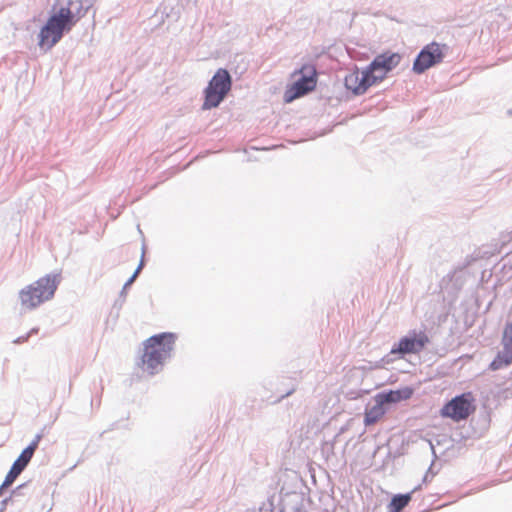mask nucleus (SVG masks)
<instances>
[{
	"label": "nucleus",
	"instance_id": "obj_10",
	"mask_svg": "<svg viewBox=\"0 0 512 512\" xmlns=\"http://www.w3.org/2000/svg\"><path fill=\"white\" fill-rule=\"evenodd\" d=\"M315 86L316 76L314 71L310 74H302L301 77L293 83L291 90L285 93V101L291 102L295 98L304 96L312 91Z\"/></svg>",
	"mask_w": 512,
	"mask_h": 512
},
{
	"label": "nucleus",
	"instance_id": "obj_5",
	"mask_svg": "<svg viewBox=\"0 0 512 512\" xmlns=\"http://www.w3.org/2000/svg\"><path fill=\"white\" fill-rule=\"evenodd\" d=\"M430 342L429 337L425 332L411 330L407 335L400 338L390 350V353L384 358L386 363L393 360L392 356L397 355L403 358L407 354H418Z\"/></svg>",
	"mask_w": 512,
	"mask_h": 512
},
{
	"label": "nucleus",
	"instance_id": "obj_17",
	"mask_svg": "<svg viewBox=\"0 0 512 512\" xmlns=\"http://www.w3.org/2000/svg\"><path fill=\"white\" fill-rule=\"evenodd\" d=\"M143 256H144V252L142 253V258H141V261L138 265V267L136 268V270L134 271V273L132 274V276L125 282L124 286H123V289L121 291V295H123L125 293V290L130 286L132 285V283L136 280L138 274L140 273V271L142 270L143 266H144V261H143Z\"/></svg>",
	"mask_w": 512,
	"mask_h": 512
},
{
	"label": "nucleus",
	"instance_id": "obj_11",
	"mask_svg": "<svg viewBox=\"0 0 512 512\" xmlns=\"http://www.w3.org/2000/svg\"><path fill=\"white\" fill-rule=\"evenodd\" d=\"M412 390L410 388H404L399 390H390L387 392H380L376 394L374 397L377 399L379 403H381L384 407L387 404H393L400 402L402 400H407L411 397Z\"/></svg>",
	"mask_w": 512,
	"mask_h": 512
},
{
	"label": "nucleus",
	"instance_id": "obj_8",
	"mask_svg": "<svg viewBox=\"0 0 512 512\" xmlns=\"http://www.w3.org/2000/svg\"><path fill=\"white\" fill-rule=\"evenodd\" d=\"M444 54L438 43L432 42L421 49L414 60L413 71L416 74H422L429 68L442 62Z\"/></svg>",
	"mask_w": 512,
	"mask_h": 512
},
{
	"label": "nucleus",
	"instance_id": "obj_21",
	"mask_svg": "<svg viewBox=\"0 0 512 512\" xmlns=\"http://www.w3.org/2000/svg\"><path fill=\"white\" fill-rule=\"evenodd\" d=\"M38 328H32L27 334H29V337H31L33 334L38 333Z\"/></svg>",
	"mask_w": 512,
	"mask_h": 512
},
{
	"label": "nucleus",
	"instance_id": "obj_7",
	"mask_svg": "<svg viewBox=\"0 0 512 512\" xmlns=\"http://www.w3.org/2000/svg\"><path fill=\"white\" fill-rule=\"evenodd\" d=\"M474 397L471 392L463 393L450 400L442 409L441 415L454 421L467 419L475 411Z\"/></svg>",
	"mask_w": 512,
	"mask_h": 512
},
{
	"label": "nucleus",
	"instance_id": "obj_3",
	"mask_svg": "<svg viewBox=\"0 0 512 512\" xmlns=\"http://www.w3.org/2000/svg\"><path fill=\"white\" fill-rule=\"evenodd\" d=\"M61 282V274L53 273L41 277L34 283L26 286L19 292V299L23 308L33 310L45 301L53 298L58 285Z\"/></svg>",
	"mask_w": 512,
	"mask_h": 512
},
{
	"label": "nucleus",
	"instance_id": "obj_9",
	"mask_svg": "<svg viewBox=\"0 0 512 512\" xmlns=\"http://www.w3.org/2000/svg\"><path fill=\"white\" fill-rule=\"evenodd\" d=\"M374 84L367 72L363 70L361 73L357 70L348 73L344 78V85L354 95H362L367 89Z\"/></svg>",
	"mask_w": 512,
	"mask_h": 512
},
{
	"label": "nucleus",
	"instance_id": "obj_20",
	"mask_svg": "<svg viewBox=\"0 0 512 512\" xmlns=\"http://www.w3.org/2000/svg\"><path fill=\"white\" fill-rule=\"evenodd\" d=\"M28 339H29V334H26V335L20 336L17 339H15L14 343L21 344V343L26 342Z\"/></svg>",
	"mask_w": 512,
	"mask_h": 512
},
{
	"label": "nucleus",
	"instance_id": "obj_13",
	"mask_svg": "<svg viewBox=\"0 0 512 512\" xmlns=\"http://www.w3.org/2000/svg\"><path fill=\"white\" fill-rule=\"evenodd\" d=\"M512 363V350L503 349L498 352L494 360L490 363L492 371L503 369Z\"/></svg>",
	"mask_w": 512,
	"mask_h": 512
},
{
	"label": "nucleus",
	"instance_id": "obj_23",
	"mask_svg": "<svg viewBox=\"0 0 512 512\" xmlns=\"http://www.w3.org/2000/svg\"><path fill=\"white\" fill-rule=\"evenodd\" d=\"M503 245H505V244L503 243ZM503 251H504V246L501 247V251L500 252H503Z\"/></svg>",
	"mask_w": 512,
	"mask_h": 512
},
{
	"label": "nucleus",
	"instance_id": "obj_15",
	"mask_svg": "<svg viewBox=\"0 0 512 512\" xmlns=\"http://www.w3.org/2000/svg\"><path fill=\"white\" fill-rule=\"evenodd\" d=\"M33 455L32 447H26L12 465L23 471L29 464Z\"/></svg>",
	"mask_w": 512,
	"mask_h": 512
},
{
	"label": "nucleus",
	"instance_id": "obj_18",
	"mask_svg": "<svg viewBox=\"0 0 512 512\" xmlns=\"http://www.w3.org/2000/svg\"><path fill=\"white\" fill-rule=\"evenodd\" d=\"M43 435L41 433L36 434L32 442L27 447H32V451L35 452L38 448L39 442L41 441Z\"/></svg>",
	"mask_w": 512,
	"mask_h": 512
},
{
	"label": "nucleus",
	"instance_id": "obj_6",
	"mask_svg": "<svg viewBox=\"0 0 512 512\" xmlns=\"http://www.w3.org/2000/svg\"><path fill=\"white\" fill-rule=\"evenodd\" d=\"M401 58L399 53L384 52L377 55L364 70L375 84L382 81L391 70L398 66Z\"/></svg>",
	"mask_w": 512,
	"mask_h": 512
},
{
	"label": "nucleus",
	"instance_id": "obj_16",
	"mask_svg": "<svg viewBox=\"0 0 512 512\" xmlns=\"http://www.w3.org/2000/svg\"><path fill=\"white\" fill-rule=\"evenodd\" d=\"M502 348L512 350V323H507L503 330Z\"/></svg>",
	"mask_w": 512,
	"mask_h": 512
},
{
	"label": "nucleus",
	"instance_id": "obj_12",
	"mask_svg": "<svg viewBox=\"0 0 512 512\" xmlns=\"http://www.w3.org/2000/svg\"><path fill=\"white\" fill-rule=\"evenodd\" d=\"M386 412V408L373 398V403L369 404L365 410L364 424L370 426L375 424Z\"/></svg>",
	"mask_w": 512,
	"mask_h": 512
},
{
	"label": "nucleus",
	"instance_id": "obj_1",
	"mask_svg": "<svg viewBox=\"0 0 512 512\" xmlns=\"http://www.w3.org/2000/svg\"><path fill=\"white\" fill-rule=\"evenodd\" d=\"M81 0H56L52 8V14L38 34V45L47 51L54 47L85 15Z\"/></svg>",
	"mask_w": 512,
	"mask_h": 512
},
{
	"label": "nucleus",
	"instance_id": "obj_22",
	"mask_svg": "<svg viewBox=\"0 0 512 512\" xmlns=\"http://www.w3.org/2000/svg\"><path fill=\"white\" fill-rule=\"evenodd\" d=\"M294 391H295V389H294V388H292V389H291V390H289L286 394L282 395V397H281V398L283 399V398H285V397H287V396L291 395Z\"/></svg>",
	"mask_w": 512,
	"mask_h": 512
},
{
	"label": "nucleus",
	"instance_id": "obj_2",
	"mask_svg": "<svg viewBox=\"0 0 512 512\" xmlns=\"http://www.w3.org/2000/svg\"><path fill=\"white\" fill-rule=\"evenodd\" d=\"M176 336L173 333L153 335L144 342L142 364L144 370L154 375L162 369L163 363L170 358Z\"/></svg>",
	"mask_w": 512,
	"mask_h": 512
},
{
	"label": "nucleus",
	"instance_id": "obj_4",
	"mask_svg": "<svg viewBox=\"0 0 512 512\" xmlns=\"http://www.w3.org/2000/svg\"><path fill=\"white\" fill-rule=\"evenodd\" d=\"M231 86L230 73L226 69H218L204 90L205 99L202 109L209 110L218 107L231 90Z\"/></svg>",
	"mask_w": 512,
	"mask_h": 512
},
{
	"label": "nucleus",
	"instance_id": "obj_19",
	"mask_svg": "<svg viewBox=\"0 0 512 512\" xmlns=\"http://www.w3.org/2000/svg\"><path fill=\"white\" fill-rule=\"evenodd\" d=\"M25 487H26V484H21L18 487H16L12 491V496H19V495H21V490L24 489Z\"/></svg>",
	"mask_w": 512,
	"mask_h": 512
},
{
	"label": "nucleus",
	"instance_id": "obj_14",
	"mask_svg": "<svg viewBox=\"0 0 512 512\" xmlns=\"http://www.w3.org/2000/svg\"><path fill=\"white\" fill-rule=\"evenodd\" d=\"M412 492L394 495L388 505V512H401L411 501Z\"/></svg>",
	"mask_w": 512,
	"mask_h": 512
}]
</instances>
